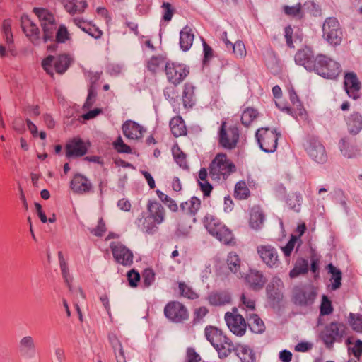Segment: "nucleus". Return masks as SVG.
Wrapping results in <instances>:
<instances>
[{
	"instance_id": "nucleus-44",
	"label": "nucleus",
	"mask_w": 362,
	"mask_h": 362,
	"mask_svg": "<svg viewBox=\"0 0 362 362\" xmlns=\"http://www.w3.org/2000/svg\"><path fill=\"white\" fill-rule=\"evenodd\" d=\"M308 261L304 259H298L294 268L290 272L289 276L291 278H296L301 274H305L308 271Z\"/></svg>"
},
{
	"instance_id": "nucleus-45",
	"label": "nucleus",
	"mask_w": 362,
	"mask_h": 362,
	"mask_svg": "<svg viewBox=\"0 0 362 362\" xmlns=\"http://www.w3.org/2000/svg\"><path fill=\"white\" fill-rule=\"evenodd\" d=\"M284 11L287 16L296 19H301L304 15L300 4H297L292 6H286L284 8Z\"/></svg>"
},
{
	"instance_id": "nucleus-38",
	"label": "nucleus",
	"mask_w": 362,
	"mask_h": 362,
	"mask_svg": "<svg viewBox=\"0 0 362 362\" xmlns=\"http://www.w3.org/2000/svg\"><path fill=\"white\" fill-rule=\"evenodd\" d=\"M208 172L204 168L200 169L198 175V182L200 189L203 192L204 196H209L213 189L212 185L207 180Z\"/></svg>"
},
{
	"instance_id": "nucleus-57",
	"label": "nucleus",
	"mask_w": 362,
	"mask_h": 362,
	"mask_svg": "<svg viewBox=\"0 0 362 362\" xmlns=\"http://www.w3.org/2000/svg\"><path fill=\"white\" fill-rule=\"evenodd\" d=\"M114 147L119 153H131V148L124 143L120 136L114 142Z\"/></svg>"
},
{
	"instance_id": "nucleus-33",
	"label": "nucleus",
	"mask_w": 362,
	"mask_h": 362,
	"mask_svg": "<svg viewBox=\"0 0 362 362\" xmlns=\"http://www.w3.org/2000/svg\"><path fill=\"white\" fill-rule=\"evenodd\" d=\"M236 346L237 345H235L230 339L226 337V340H223L218 344V347H215V349L218 352L220 358H225L233 351H236Z\"/></svg>"
},
{
	"instance_id": "nucleus-5",
	"label": "nucleus",
	"mask_w": 362,
	"mask_h": 362,
	"mask_svg": "<svg viewBox=\"0 0 362 362\" xmlns=\"http://www.w3.org/2000/svg\"><path fill=\"white\" fill-rule=\"evenodd\" d=\"M281 136L276 131L269 130L268 128L259 129L256 132V139L260 148L267 153H273L277 148V141Z\"/></svg>"
},
{
	"instance_id": "nucleus-47",
	"label": "nucleus",
	"mask_w": 362,
	"mask_h": 362,
	"mask_svg": "<svg viewBox=\"0 0 362 362\" xmlns=\"http://www.w3.org/2000/svg\"><path fill=\"white\" fill-rule=\"evenodd\" d=\"M109 341L114 350L115 357L117 358V356H119V357L124 356V352L122 343L117 337L115 334H110L109 335Z\"/></svg>"
},
{
	"instance_id": "nucleus-35",
	"label": "nucleus",
	"mask_w": 362,
	"mask_h": 362,
	"mask_svg": "<svg viewBox=\"0 0 362 362\" xmlns=\"http://www.w3.org/2000/svg\"><path fill=\"white\" fill-rule=\"evenodd\" d=\"M264 214L258 206H255L251 210L250 226L255 230L261 228L264 222Z\"/></svg>"
},
{
	"instance_id": "nucleus-16",
	"label": "nucleus",
	"mask_w": 362,
	"mask_h": 362,
	"mask_svg": "<svg viewBox=\"0 0 362 362\" xmlns=\"http://www.w3.org/2000/svg\"><path fill=\"white\" fill-rule=\"evenodd\" d=\"M309 156L318 163H323L327 160V154L324 146L315 138L310 139L305 146Z\"/></svg>"
},
{
	"instance_id": "nucleus-34",
	"label": "nucleus",
	"mask_w": 362,
	"mask_h": 362,
	"mask_svg": "<svg viewBox=\"0 0 362 362\" xmlns=\"http://www.w3.org/2000/svg\"><path fill=\"white\" fill-rule=\"evenodd\" d=\"M148 208L154 221L157 224H160L163 221L165 216V210L163 206L154 202L149 203Z\"/></svg>"
},
{
	"instance_id": "nucleus-26",
	"label": "nucleus",
	"mask_w": 362,
	"mask_h": 362,
	"mask_svg": "<svg viewBox=\"0 0 362 362\" xmlns=\"http://www.w3.org/2000/svg\"><path fill=\"white\" fill-rule=\"evenodd\" d=\"M207 300L213 306H223L230 303L231 297L228 291H216L211 292L208 296Z\"/></svg>"
},
{
	"instance_id": "nucleus-53",
	"label": "nucleus",
	"mask_w": 362,
	"mask_h": 362,
	"mask_svg": "<svg viewBox=\"0 0 362 362\" xmlns=\"http://www.w3.org/2000/svg\"><path fill=\"white\" fill-rule=\"evenodd\" d=\"M233 49L236 57L243 58L246 56V49L242 41H236L228 49Z\"/></svg>"
},
{
	"instance_id": "nucleus-30",
	"label": "nucleus",
	"mask_w": 362,
	"mask_h": 362,
	"mask_svg": "<svg viewBox=\"0 0 362 362\" xmlns=\"http://www.w3.org/2000/svg\"><path fill=\"white\" fill-rule=\"evenodd\" d=\"M4 38L7 45L8 50L12 55L16 54L13 46V37L11 31V23L10 20H4L2 25Z\"/></svg>"
},
{
	"instance_id": "nucleus-18",
	"label": "nucleus",
	"mask_w": 362,
	"mask_h": 362,
	"mask_svg": "<svg viewBox=\"0 0 362 362\" xmlns=\"http://www.w3.org/2000/svg\"><path fill=\"white\" fill-rule=\"evenodd\" d=\"M295 62L308 71H314L316 58L314 59L313 51L310 48L305 47L297 52L295 55Z\"/></svg>"
},
{
	"instance_id": "nucleus-7",
	"label": "nucleus",
	"mask_w": 362,
	"mask_h": 362,
	"mask_svg": "<svg viewBox=\"0 0 362 362\" xmlns=\"http://www.w3.org/2000/svg\"><path fill=\"white\" fill-rule=\"evenodd\" d=\"M70 64V59L67 55L62 54L57 57L48 56L42 62V66L45 71L49 75H54V70L57 73H64Z\"/></svg>"
},
{
	"instance_id": "nucleus-59",
	"label": "nucleus",
	"mask_w": 362,
	"mask_h": 362,
	"mask_svg": "<svg viewBox=\"0 0 362 362\" xmlns=\"http://www.w3.org/2000/svg\"><path fill=\"white\" fill-rule=\"evenodd\" d=\"M129 284L132 287H136L140 280V275L135 270L132 269L127 274Z\"/></svg>"
},
{
	"instance_id": "nucleus-14",
	"label": "nucleus",
	"mask_w": 362,
	"mask_h": 362,
	"mask_svg": "<svg viewBox=\"0 0 362 362\" xmlns=\"http://www.w3.org/2000/svg\"><path fill=\"white\" fill-rule=\"evenodd\" d=\"M226 122H223L219 132V142L221 145L228 149L235 148L239 139L238 128L233 127L226 129Z\"/></svg>"
},
{
	"instance_id": "nucleus-51",
	"label": "nucleus",
	"mask_w": 362,
	"mask_h": 362,
	"mask_svg": "<svg viewBox=\"0 0 362 362\" xmlns=\"http://www.w3.org/2000/svg\"><path fill=\"white\" fill-rule=\"evenodd\" d=\"M302 202V197L300 194H293L287 199V204L291 209L296 212L300 211Z\"/></svg>"
},
{
	"instance_id": "nucleus-31",
	"label": "nucleus",
	"mask_w": 362,
	"mask_h": 362,
	"mask_svg": "<svg viewBox=\"0 0 362 362\" xmlns=\"http://www.w3.org/2000/svg\"><path fill=\"white\" fill-rule=\"evenodd\" d=\"M346 122L349 132L351 134H357L362 129V116L358 112L351 114Z\"/></svg>"
},
{
	"instance_id": "nucleus-23",
	"label": "nucleus",
	"mask_w": 362,
	"mask_h": 362,
	"mask_svg": "<svg viewBox=\"0 0 362 362\" xmlns=\"http://www.w3.org/2000/svg\"><path fill=\"white\" fill-rule=\"evenodd\" d=\"M70 187L75 193L84 194L91 189L92 184L85 176L76 174L71 181Z\"/></svg>"
},
{
	"instance_id": "nucleus-4",
	"label": "nucleus",
	"mask_w": 362,
	"mask_h": 362,
	"mask_svg": "<svg viewBox=\"0 0 362 362\" xmlns=\"http://www.w3.org/2000/svg\"><path fill=\"white\" fill-rule=\"evenodd\" d=\"M314 71L325 78H335L341 72V66L337 62L325 55H318Z\"/></svg>"
},
{
	"instance_id": "nucleus-63",
	"label": "nucleus",
	"mask_w": 362,
	"mask_h": 362,
	"mask_svg": "<svg viewBox=\"0 0 362 362\" xmlns=\"http://www.w3.org/2000/svg\"><path fill=\"white\" fill-rule=\"evenodd\" d=\"M106 231L105 224L103 218H100L98 223L97 227L93 229L91 233L95 235L100 237L103 235V234Z\"/></svg>"
},
{
	"instance_id": "nucleus-64",
	"label": "nucleus",
	"mask_w": 362,
	"mask_h": 362,
	"mask_svg": "<svg viewBox=\"0 0 362 362\" xmlns=\"http://www.w3.org/2000/svg\"><path fill=\"white\" fill-rule=\"evenodd\" d=\"M155 274L151 269H146L144 271L143 276H144V282L146 286H148L152 284L154 281Z\"/></svg>"
},
{
	"instance_id": "nucleus-32",
	"label": "nucleus",
	"mask_w": 362,
	"mask_h": 362,
	"mask_svg": "<svg viewBox=\"0 0 362 362\" xmlns=\"http://www.w3.org/2000/svg\"><path fill=\"white\" fill-rule=\"evenodd\" d=\"M283 286L281 280L274 277L267 287V295L270 298L279 300L281 298V290Z\"/></svg>"
},
{
	"instance_id": "nucleus-42",
	"label": "nucleus",
	"mask_w": 362,
	"mask_h": 362,
	"mask_svg": "<svg viewBox=\"0 0 362 362\" xmlns=\"http://www.w3.org/2000/svg\"><path fill=\"white\" fill-rule=\"evenodd\" d=\"M247 325L255 333H262L264 331V322L256 314L252 313L247 317Z\"/></svg>"
},
{
	"instance_id": "nucleus-11",
	"label": "nucleus",
	"mask_w": 362,
	"mask_h": 362,
	"mask_svg": "<svg viewBox=\"0 0 362 362\" xmlns=\"http://www.w3.org/2000/svg\"><path fill=\"white\" fill-rule=\"evenodd\" d=\"M110 249L115 261L125 267H129L133 263V252L125 245L119 242L110 243Z\"/></svg>"
},
{
	"instance_id": "nucleus-2",
	"label": "nucleus",
	"mask_w": 362,
	"mask_h": 362,
	"mask_svg": "<svg viewBox=\"0 0 362 362\" xmlns=\"http://www.w3.org/2000/svg\"><path fill=\"white\" fill-rule=\"evenodd\" d=\"M236 167L224 153H218L209 166V177L212 180L223 182L233 173Z\"/></svg>"
},
{
	"instance_id": "nucleus-39",
	"label": "nucleus",
	"mask_w": 362,
	"mask_h": 362,
	"mask_svg": "<svg viewBox=\"0 0 362 362\" xmlns=\"http://www.w3.org/2000/svg\"><path fill=\"white\" fill-rule=\"evenodd\" d=\"M74 23L78 28H81L82 30L88 33L91 37L98 39L102 35V31L98 28L86 24L85 22L79 18H74Z\"/></svg>"
},
{
	"instance_id": "nucleus-22",
	"label": "nucleus",
	"mask_w": 362,
	"mask_h": 362,
	"mask_svg": "<svg viewBox=\"0 0 362 362\" xmlns=\"http://www.w3.org/2000/svg\"><path fill=\"white\" fill-rule=\"evenodd\" d=\"M344 86L346 91L349 97H351L354 99H357L358 98V91L361 88V83L354 73H348L345 75Z\"/></svg>"
},
{
	"instance_id": "nucleus-12",
	"label": "nucleus",
	"mask_w": 362,
	"mask_h": 362,
	"mask_svg": "<svg viewBox=\"0 0 362 362\" xmlns=\"http://www.w3.org/2000/svg\"><path fill=\"white\" fill-rule=\"evenodd\" d=\"M165 71L168 81L175 86L180 84L189 74L184 64L175 63H166Z\"/></svg>"
},
{
	"instance_id": "nucleus-3",
	"label": "nucleus",
	"mask_w": 362,
	"mask_h": 362,
	"mask_svg": "<svg viewBox=\"0 0 362 362\" xmlns=\"http://www.w3.org/2000/svg\"><path fill=\"white\" fill-rule=\"evenodd\" d=\"M204 226L208 232L226 245H230L233 240V235L223 223L212 215L204 218Z\"/></svg>"
},
{
	"instance_id": "nucleus-58",
	"label": "nucleus",
	"mask_w": 362,
	"mask_h": 362,
	"mask_svg": "<svg viewBox=\"0 0 362 362\" xmlns=\"http://www.w3.org/2000/svg\"><path fill=\"white\" fill-rule=\"evenodd\" d=\"M332 312V308L330 300L326 296H322V301L320 306V313L322 315H329Z\"/></svg>"
},
{
	"instance_id": "nucleus-25",
	"label": "nucleus",
	"mask_w": 362,
	"mask_h": 362,
	"mask_svg": "<svg viewBox=\"0 0 362 362\" xmlns=\"http://www.w3.org/2000/svg\"><path fill=\"white\" fill-rule=\"evenodd\" d=\"M122 132L129 139H139L143 136L144 128L137 123L128 120L123 124Z\"/></svg>"
},
{
	"instance_id": "nucleus-46",
	"label": "nucleus",
	"mask_w": 362,
	"mask_h": 362,
	"mask_svg": "<svg viewBox=\"0 0 362 362\" xmlns=\"http://www.w3.org/2000/svg\"><path fill=\"white\" fill-rule=\"evenodd\" d=\"M257 111L254 108H246L243 111L241 117V121L243 124H244L246 127L249 126L252 122V121L257 117Z\"/></svg>"
},
{
	"instance_id": "nucleus-15",
	"label": "nucleus",
	"mask_w": 362,
	"mask_h": 362,
	"mask_svg": "<svg viewBox=\"0 0 362 362\" xmlns=\"http://www.w3.org/2000/svg\"><path fill=\"white\" fill-rule=\"evenodd\" d=\"M257 252L262 262L269 267H276L279 259L276 250L270 245H260L257 247Z\"/></svg>"
},
{
	"instance_id": "nucleus-24",
	"label": "nucleus",
	"mask_w": 362,
	"mask_h": 362,
	"mask_svg": "<svg viewBox=\"0 0 362 362\" xmlns=\"http://www.w3.org/2000/svg\"><path fill=\"white\" fill-rule=\"evenodd\" d=\"M247 283L254 291L261 290L267 282L263 273L256 269H250L245 277Z\"/></svg>"
},
{
	"instance_id": "nucleus-61",
	"label": "nucleus",
	"mask_w": 362,
	"mask_h": 362,
	"mask_svg": "<svg viewBox=\"0 0 362 362\" xmlns=\"http://www.w3.org/2000/svg\"><path fill=\"white\" fill-rule=\"evenodd\" d=\"M304 6L313 16H317L320 13L321 10L320 6L314 1H308L304 4Z\"/></svg>"
},
{
	"instance_id": "nucleus-10",
	"label": "nucleus",
	"mask_w": 362,
	"mask_h": 362,
	"mask_svg": "<svg viewBox=\"0 0 362 362\" xmlns=\"http://www.w3.org/2000/svg\"><path fill=\"white\" fill-rule=\"evenodd\" d=\"M346 327L342 323L331 322L322 331L320 337L327 346L332 345L334 341L345 334Z\"/></svg>"
},
{
	"instance_id": "nucleus-1",
	"label": "nucleus",
	"mask_w": 362,
	"mask_h": 362,
	"mask_svg": "<svg viewBox=\"0 0 362 362\" xmlns=\"http://www.w3.org/2000/svg\"><path fill=\"white\" fill-rule=\"evenodd\" d=\"M33 12L37 16L42 28L43 41L45 42L53 40L55 33L57 42L64 43L69 40V34L65 25H60L56 32L57 23L51 12L43 8H34Z\"/></svg>"
},
{
	"instance_id": "nucleus-37",
	"label": "nucleus",
	"mask_w": 362,
	"mask_h": 362,
	"mask_svg": "<svg viewBox=\"0 0 362 362\" xmlns=\"http://www.w3.org/2000/svg\"><path fill=\"white\" fill-rule=\"evenodd\" d=\"M170 127L173 134L175 137L185 135L186 133V127L184 121L180 116H177L171 119L170 122Z\"/></svg>"
},
{
	"instance_id": "nucleus-62",
	"label": "nucleus",
	"mask_w": 362,
	"mask_h": 362,
	"mask_svg": "<svg viewBox=\"0 0 362 362\" xmlns=\"http://www.w3.org/2000/svg\"><path fill=\"white\" fill-rule=\"evenodd\" d=\"M297 241V237L292 236L291 240L288 242V243L286 245V246L282 247V251L284 252L285 256L288 257L291 254V252L293 251L296 243Z\"/></svg>"
},
{
	"instance_id": "nucleus-8",
	"label": "nucleus",
	"mask_w": 362,
	"mask_h": 362,
	"mask_svg": "<svg viewBox=\"0 0 362 362\" xmlns=\"http://www.w3.org/2000/svg\"><path fill=\"white\" fill-rule=\"evenodd\" d=\"M316 297V291L311 285L296 286L293 291V300L295 304L301 306L311 305Z\"/></svg>"
},
{
	"instance_id": "nucleus-29",
	"label": "nucleus",
	"mask_w": 362,
	"mask_h": 362,
	"mask_svg": "<svg viewBox=\"0 0 362 362\" xmlns=\"http://www.w3.org/2000/svg\"><path fill=\"white\" fill-rule=\"evenodd\" d=\"M64 8L71 14L82 13L87 6L85 0H60Z\"/></svg>"
},
{
	"instance_id": "nucleus-50",
	"label": "nucleus",
	"mask_w": 362,
	"mask_h": 362,
	"mask_svg": "<svg viewBox=\"0 0 362 362\" xmlns=\"http://www.w3.org/2000/svg\"><path fill=\"white\" fill-rule=\"evenodd\" d=\"M164 64L165 61L162 57H152L147 62V67L149 71L156 72Z\"/></svg>"
},
{
	"instance_id": "nucleus-49",
	"label": "nucleus",
	"mask_w": 362,
	"mask_h": 362,
	"mask_svg": "<svg viewBox=\"0 0 362 362\" xmlns=\"http://www.w3.org/2000/svg\"><path fill=\"white\" fill-rule=\"evenodd\" d=\"M250 191L246 183L243 181L238 182L235 187V195L240 199H245L249 195Z\"/></svg>"
},
{
	"instance_id": "nucleus-20",
	"label": "nucleus",
	"mask_w": 362,
	"mask_h": 362,
	"mask_svg": "<svg viewBox=\"0 0 362 362\" xmlns=\"http://www.w3.org/2000/svg\"><path fill=\"white\" fill-rule=\"evenodd\" d=\"M18 351L23 358H33L36 354V345L34 339L31 336L22 337L18 342Z\"/></svg>"
},
{
	"instance_id": "nucleus-6",
	"label": "nucleus",
	"mask_w": 362,
	"mask_h": 362,
	"mask_svg": "<svg viewBox=\"0 0 362 362\" xmlns=\"http://www.w3.org/2000/svg\"><path fill=\"white\" fill-rule=\"evenodd\" d=\"M322 37L330 45H339L342 40V32L339 23L335 18H327L322 26Z\"/></svg>"
},
{
	"instance_id": "nucleus-55",
	"label": "nucleus",
	"mask_w": 362,
	"mask_h": 362,
	"mask_svg": "<svg viewBox=\"0 0 362 362\" xmlns=\"http://www.w3.org/2000/svg\"><path fill=\"white\" fill-rule=\"evenodd\" d=\"M173 155L176 163L182 168L187 167V161L185 155L180 151L179 148H173Z\"/></svg>"
},
{
	"instance_id": "nucleus-17",
	"label": "nucleus",
	"mask_w": 362,
	"mask_h": 362,
	"mask_svg": "<svg viewBox=\"0 0 362 362\" xmlns=\"http://www.w3.org/2000/svg\"><path fill=\"white\" fill-rule=\"evenodd\" d=\"M21 27L23 31L34 45H39L41 42L40 33L38 27L28 16L21 17Z\"/></svg>"
},
{
	"instance_id": "nucleus-40",
	"label": "nucleus",
	"mask_w": 362,
	"mask_h": 362,
	"mask_svg": "<svg viewBox=\"0 0 362 362\" xmlns=\"http://www.w3.org/2000/svg\"><path fill=\"white\" fill-rule=\"evenodd\" d=\"M201 206V201L196 197H193L190 200L183 202L180 206L182 211L192 216H194L199 211Z\"/></svg>"
},
{
	"instance_id": "nucleus-48",
	"label": "nucleus",
	"mask_w": 362,
	"mask_h": 362,
	"mask_svg": "<svg viewBox=\"0 0 362 362\" xmlns=\"http://www.w3.org/2000/svg\"><path fill=\"white\" fill-rule=\"evenodd\" d=\"M349 322L352 329L357 332H362V315L349 313Z\"/></svg>"
},
{
	"instance_id": "nucleus-21",
	"label": "nucleus",
	"mask_w": 362,
	"mask_h": 362,
	"mask_svg": "<svg viewBox=\"0 0 362 362\" xmlns=\"http://www.w3.org/2000/svg\"><path fill=\"white\" fill-rule=\"evenodd\" d=\"M226 264L228 270L238 278H242L243 272H242L243 262L240 256L235 252H230L228 254L226 259Z\"/></svg>"
},
{
	"instance_id": "nucleus-9",
	"label": "nucleus",
	"mask_w": 362,
	"mask_h": 362,
	"mask_svg": "<svg viewBox=\"0 0 362 362\" xmlns=\"http://www.w3.org/2000/svg\"><path fill=\"white\" fill-rule=\"evenodd\" d=\"M164 314L168 319L174 322H182L189 318L187 308L177 301L168 303L164 308Z\"/></svg>"
},
{
	"instance_id": "nucleus-27",
	"label": "nucleus",
	"mask_w": 362,
	"mask_h": 362,
	"mask_svg": "<svg viewBox=\"0 0 362 362\" xmlns=\"http://www.w3.org/2000/svg\"><path fill=\"white\" fill-rule=\"evenodd\" d=\"M204 334L206 339L214 349L215 347H218V344L221 343L223 340H226L227 337L223 334L221 329L213 326L206 327L204 330Z\"/></svg>"
},
{
	"instance_id": "nucleus-52",
	"label": "nucleus",
	"mask_w": 362,
	"mask_h": 362,
	"mask_svg": "<svg viewBox=\"0 0 362 362\" xmlns=\"http://www.w3.org/2000/svg\"><path fill=\"white\" fill-rule=\"evenodd\" d=\"M156 194L158 198L164 202L171 211H176L177 210L178 207L177 204L170 197L160 190H157Z\"/></svg>"
},
{
	"instance_id": "nucleus-13",
	"label": "nucleus",
	"mask_w": 362,
	"mask_h": 362,
	"mask_svg": "<svg viewBox=\"0 0 362 362\" xmlns=\"http://www.w3.org/2000/svg\"><path fill=\"white\" fill-rule=\"evenodd\" d=\"M225 320L229 329L235 335L243 336L246 331L247 324L243 316L237 313L227 312L225 314Z\"/></svg>"
},
{
	"instance_id": "nucleus-36",
	"label": "nucleus",
	"mask_w": 362,
	"mask_h": 362,
	"mask_svg": "<svg viewBox=\"0 0 362 362\" xmlns=\"http://www.w3.org/2000/svg\"><path fill=\"white\" fill-rule=\"evenodd\" d=\"M235 354L242 362H255V354L247 346L237 345Z\"/></svg>"
},
{
	"instance_id": "nucleus-41",
	"label": "nucleus",
	"mask_w": 362,
	"mask_h": 362,
	"mask_svg": "<svg viewBox=\"0 0 362 362\" xmlns=\"http://www.w3.org/2000/svg\"><path fill=\"white\" fill-rule=\"evenodd\" d=\"M329 273L331 274L330 282L331 288L334 291L338 289L341 285V272L332 264L328 265Z\"/></svg>"
},
{
	"instance_id": "nucleus-54",
	"label": "nucleus",
	"mask_w": 362,
	"mask_h": 362,
	"mask_svg": "<svg viewBox=\"0 0 362 362\" xmlns=\"http://www.w3.org/2000/svg\"><path fill=\"white\" fill-rule=\"evenodd\" d=\"M179 289L181 295L185 298L195 299L198 297L197 294L185 283L179 284Z\"/></svg>"
},
{
	"instance_id": "nucleus-60",
	"label": "nucleus",
	"mask_w": 362,
	"mask_h": 362,
	"mask_svg": "<svg viewBox=\"0 0 362 362\" xmlns=\"http://www.w3.org/2000/svg\"><path fill=\"white\" fill-rule=\"evenodd\" d=\"M164 95L165 98L170 102L175 101L178 97L177 92L173 86L166 87L164 90Z\"/></svg>"
},
{
	"instance_id": "nucleus-43",
	"label": "nucleus",
	"mask_w": 362,
	"mask_h": 362,
	"mask_svg": "<svg viewBox=\"0 0 362 362\" xmlns=\"http://www.w3.org/2000/svg\"><path fill=\"white\" fill-rule=\"evenodd\" d=\"M58 258L60 265V269L62 272V276L69 289V291H71V285L70 281H71V277L70 276L69 272V267L68 264L64 258L63 254L62 252H58Z\"/></svg>"
},
{
	"instance_id": "nucleus-19",
	"label": "nucleus",
	"mask_w": 362,
	"mask_h": 362,
	"mask_svg": "<svg viewBox=\"0 0 362 362\" xmlns=\"http://www.w3.org/2000/svg\"><path fill=\"white\" fill-rule=\"evenodd\" d=\"M87 146L85 142L78 137H75L66 145V156L68 158L80 157L87 152Z\"/></svg>"
},
{
	"instance_id": "nucleus-28",
	"label": "nucleus",
	"mask_w": 362,
	"mask_h": 362,
	"mask_svg": "<svg viewBox=\"0 0 362 362\" xmlns=\"http://www.w3.org/2000/svg\"><path fill=\"white\" fill-rule=\"evenodd\" d=\"M194 34L191 27L185 26L180 33V46L184 52L188 51L194 41Z\"/></svg>"
},
{
	"instance_id": "nucleus-56",
	"label": "nucleus",
	"mask_w": 362,
	"mask_h": 362,
	"mask_svg": "<svg viewBox=\"0 0 362 362\" xmlns=\"http://www.w3.org/2000/svg\"><path fill=\"white\" fill-rule=\"evenodd\" d=\"M193 97V88L189 85H185L182 94V101L185 107L191 106Z\"/></svg>"
}]
</instances>
